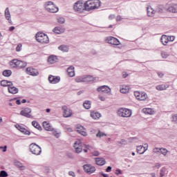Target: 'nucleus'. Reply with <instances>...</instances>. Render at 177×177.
Wrapping results in <instances>:
<instances>
[{
  "mask_svg": "<svg viewBox=\"0 0 177 177\" xmlns=\"http://www.w3.org/2000/svg\"><path fill=\"white\" fill-rule=\"evenodd\" d=\"M102 3L100 0H88L84 3L85 10H93V9H97L100 8V4Z\"/></svg>",
  "mask_w": 177,
  "mask_h": 177,
  "instance_id": "obj_1",
  "label": "nucleus"
},
{
  "mask_svg": "<svg viewBox=\"0 0 177 177\" xmlns=\"http://www.w3.org/2000/svg\"><path fill=\"white\" fill-rule=\"evenodd\" d=\"M35 38L37 42L40 44H49V37L44 32H37Z\"/></svg>",
  "mask_w": 177,
  "mask_h": 177,
  "instance_id": "obj_2",
  "label": "nucleus"
},
{
  "mask_svg": "<svg viewBox=\"0 0 177 177\" xmlns=\"http://www.w3.org/2000/svg\"><path fill=\"white\" fill-rule=\"evenodd\" d=\"M44 8L47 12L50 13H57L59 12V8L55 6V3L52 1H47L44 4Z\"/></svg>",
  "mask_w": 177,
  "mask_h": 177,
  "instance_id": "obj_3",
  "label": "nucleus"
},
{
  "mask_svg": "<svg viewBox=\"0 0 177 177\" xmlns=\"http://www.w3.org/2000/svg\"><path fill=\"white\" fill-rule=\"evenodd\" d=\"M30 151L32 154H35V156H39L41 153H42L41 147L35 143H32L30 145Z\"/></svg>",
  "mask_w": 177,
  "mask_h": 177,
  "instance_id": "obj_4",
  "label": "nucleus"
},
{
  "mask_svg": "<svg viewBox=\"0 0 177 177\" xmlns=\"http://www.w3.org/2000/svg\"><path fill=\"white\" fill-rule=\"evenodd\" d=\"M118 114L120 117L128 118V117H131V115H132V111L128 109L122 108L118 110Z\"/></svg>",
  "mask_w": 177,
  "mask_h": 177,
  "instance_id": "obj_5",
  "label": "nucleus"
},
{
  "mask_svg": "<svg viewBox=\"0 0 177 177\" xmlns=\"http://www.w3.org/2000/svg\"><path fill=\"white\" fill-rule=\"evenodd\" d=\"M10 63L15 64V67H17L18 68H24V67L27 66V62H24L19 59H12Z\"/></svg>",
  "mask_w": 177,
  "mask_h": 177,
  "instance_id": "obj_6",
  "label": "nucleus"
},
{
  "mask_svg": "<svg viewBox=\"0 0 177 177\" xmlns=\"http://www.w3.org/2000/svg\"><path fill=\"white\" fill-rule=\"evenodd\" d=\"M83 168L85 171V172H86V174H88V175H91V174H93V172H95V171H96V168L94 166H92V165H84L83 166Z\"/></svg>",
  "mask_w": 177,
  "mask_h": 177,
  "instance_id": "obj_7",
  "label": "nucleus"
},
{
  "mask_svg": "<svg viewBox=\"0 0 177 177\" xmlns=\"http://www.w3.org/2000/svg\"><path fill=\"white\" fill-rule=\"evenodd\" d=\"M134 95L136 96L138 100H146L147 99V94L146 93L135 91Z\"/></svg>",
  "mask_w": 177,
  "mask_h": 177,
  "instance_id": "obj_8",
  "label": "nucleus"
},
{
  "mask_svg": "<svg viewBox=\"0 0 177 177\" xmlns=\"http://www.w3.org/2000/svg\"><path fill=\"white\" fill-rule=\"evenodd\" d=\"M85 3H82L81 1H77L73 6V9L77 12H81V10H85Z\"/></svg>",
  "mask_w": 177,
  "mask_h": 177,
  "instance_id": "obj_9",
  "label": "nucleus"
},
{
  "mask_svg": "<svg viewBox=\"0 0 177 177\" xmlns=\"http://www.w3.org/2000/svg\"><path fill=\"white\" fill-rule=\"evenodd\" d=\"M26 74H28V75H32V77H37V75H39V72H38V70L29 67L26 68Z\"/></svg>",
  "mask_w": 177,
  "mask_h": 177,
  "instance_id": "obj_10",
  "label": "nucleus"
},
{
  "mask_svg": "<svg viewBox=\"0 0 177 177\" xmlns=\"http://www.w3.org/2000/svg\"><path fill=\"white\" fill-rule=\"evenodd\" d=\"M20 114L24 117H26V118H31V109L30 108L23 109V110L21 111Z\"/></svg>",
  "mask_w": 177,
  "mask_h": 177,
  "instance_id": "obj_11",
  "label": "nucleus"
},
{
  "mask_svg": "<svg viewBox=\"0 0 177 177\" xmlns=\"http://www.w3.org/2000/svg\"><path fill=\"white\" fill-rule=\"evenodd\" d=\"M106 41L111 45H118L120 44V40L111 36L106 37Z\"/></svg>",
  "mask_w": 177,
  "mask_h": 177,
  "instance_id": "obj_12",
  "label": "nucleus"
},
{
  "mask_svg": "<svg viewBox=\"0 0 177 177\" xmlns=\"http://www.w3.org/2000/svg\"><path fill=\"white\" fill-rule=\"evenodd\" d=\"M62 111H63V116L65 117V118H68V117H71V111L67 108V106L64 105L62 107Z\"/></svg>",
  "mask_w": 177,
  "mask_h": 177,
  "instance_id": "obj_13",
  "label": "nucleus"
},
{
  "mask_svg": "<svg viewBox=\"0 0 177 177\" xmlns=\"http://www.w3.org/2000/svg\"><path fill=\"white\" fill-rule=\"evenodd\" d=\"M48 81L50 84H57L58 82H60V77L50 75L48 77Z\"/></svg>",
  "mask_w": 177,
  "mask_h": 177,
  "instance_id": "obj_14",
  "label": "nucleus"
},
{
  "mask_svg": "<svg viewBox=\"0 0 177 177\" xmlns=\"http://www.w3.org/2000/svg\"><path fill=\"white\" fill-rule=\"evenodd\" d=\"M97 92H102V93H109L111 88L108 86H101L97 88Z\"/></svg>",
  "mask_w": 177,
  "mask_h": 177,
  "instance_id": "obj_15",
  "label": "nucleus"
},
{
  "mask_svg": "<svg viewBox=\"0 0 177 177\" xmlns=\"http://www.w3.org/2000/svg\"><path fill=\"white\" fill-rule=\"evenodd\" d=\"M18 131H20L22 133H24V135H30V131L27 130V129L24 128L23 126H20V124L15 125Z\"/></svg>",
  "mask_w": 177,
  "mask_h": 177,
  "instance_id": "obj_16",
  "label": "nucleus"
},
{
  "mask_svg": "<svg viewBox=\"0 0 177 177\" xmlns=\"http://www.w3.org/2000/svg\"><path fill=\"white\" fill-rule=\"evenodd\" d=\"M147 15L149 17H153L154 15H156V10L151 8V6H148L147 7Z\"/></svg>",
  "mask_w": 177,
  "mask_h": 177,
  "instance_id": "obj_17",
  "label": "nucleus"
},
{
  "mask_svg": "<svg viewBox=\"0 0 177 177\" xmlns=\"http://www.w3.org/2000/svg\"><path fill=\"white\" fill-rule=\"evenodd\" d=\"M95 160L97 165L103 166L106 164V160L103 158H95Z\"/></svg>",
  "mask_w": 177,
  "mask_h": 177,
  "instance_id": "obj_18",
  "label": "nucleus"
},
{
  "mask_svg": "<svg viewBox=\"0 0 177 177\" xmlns=\"http://www.w3.org/2000/svg\"><path fill=\"white\" fill-rule=\"evenodd\" d=\"M77 132H78V133L82 136H86L87 135L86 132L85 131V128H84L82 126H78L77 127Z\"/></svg>",
  "mask_w": 177,
  "mask_h": 177,
  "instance_id": "obj_19",
  "label": "nucleus"
},
{
  "mask_svg": "<svg viewBox=\"0 0 177 177\" xmlns=\"http://www.w3.org/2000/svg\"><path fill=\"white\" fill-rule=\"evenodd\" d=\"M0 85L1 86H8L9 88L10 86H13V83L8 80H1L0 82Z\"/></svg>",
  "mask_w": 177,
  "mask_h": 177,
  "instance_id": "obj_20",
  "label": "nucleus"
},
{
  "mask_svg": "<svg viewBox=\"0 0 177 177\" xmlns=\"http://www.w3.org/2000/svg\"><path fill=\"white\" fill-rule=\"evenodd\" d=\"M8 89L9 93H12V95H16V93H19V88L15 86H10Z\"/></svg>",
  "mask_w": 177,
  "mask_h": 177,
  "instance_id": "obj_21",
  "label": "nucleus"
},
{
  "mask_svg": "<svg viewBox=\"0 0 177 177\" xmlns=\"http://www.w3.org/2000/svg\"><path fill=\"white\" fill-rule=\"evenodd\" d=\"M48 62L50 64H53L57 62V57L56 55H50L48 58Z\"/></svg>",
  "mask_w": 177,
  "mask_h": 177,
  "instance_id": "obj_22",
  "label": "nucleus"
},
{
  "mask_svg": "<svg viewBox=\"0 0 177 177\" xmlns=\"http://www.w3.org/2000/svg\"><path fill=\"white\" fill-rule=\"evenodd\" d=\"M43 127L46 131H53V127L48 122H43Z\"/></svg>",
  "mask_w": 177,
  "mask_h": 177,
  "instance_id": "obj_23",
  "label": "nucleus"
},
{
  "mask_svg": "<svg viewBox=\"0 0 177 177\" xmlns=\"http://www.w3.org/2000/svg\"><path fill=\"white\" fill-rule=\"evenodd\" d=\"M5 17L6 20H8L9 23H12V19H10V11H9V8H6L5 10Z\"/></svg>",
  "mask_w": 177,
  "mask_h": 177,
  "instance_id": "obj_24",
  "label": "nucleus"
},
{
  "mask_svg": "<svg viewBox=\"0 0 177 177\" xmlns=\"http://www.w3.org/2000/svg\"><path fill=\"white\" fill-rule=\"evenodd\" d=\"M146 150H147V149L142 145L137 147V153H138V154H144Z\"/></svg>",
  "mask_w": 177,
  "mask_h": 177,
  "instance_id": "obj_25",
  "label": "nucleus"
},
{
  "mask_svg": "<svg viewBox=\"0 0 177 177\" xmlns=\"http://www.w3.org/2000/svg\"><path fill=\"white\" fill-rule=\"evenodd\" d=\"M68 75L69 77H74L75 75V72H74V66H70L67 69Z\"/></svg>",
  "mask_w": 177,
  "mask_h": 177,
  "instance_id": "obj_26",
  "label": "nucleus"
},
{
  "mask_svg": "<svg viewBox=\"0 0 177 177\" xmlns=\"http://www.w3.org/2000/svg\"><path fill=\"white\" fill-rule=\"evenodd\" d=\"M91 117L93 118V120H97L102 117V115L98 112L93 111L91 113Z\"/></svg>",
  "mask_w": 177,
  "mask_h": 177,
  "instance_id": "obj_27",
  "label": "nucleus"
},
{
  "mask_svg": "<svg viewBox=\"0 0 177 177\" xmlns=\"http://www.w3.org/2000/svg\"><path fill=\"white\" fill-rule=\"evenodd\" d=\"M160 41L162 42V45H167V44L169 42V39L167 35H162L160 38Z\"/></svg>",
  "mask_w": 177,
  "mask_h": 177,
  "instance_id": "obj_28",
  "label": "nucleus"
},
{
  "mask_svg": "<svg viewBox=\"0 0 177 177\" xmlns=\"http://www.w3.org/2000/svg\"><path fill=\"white\" fill-rule=\"evenodd\" d=\"M121 93L125 94V93H128V92H129V86H122L120 88V90Z\"/></svg>",
  "mask_w": 177,
  "mask_h": 177,
  "instance_id": "obj_29",
  "label": "nucleus"
},
{
  "mask_svg": "<svg viewBox=\"0 0 177 177\" xmlns=\"http://www.w3.org/2000/svg\"><path fill=\"white\" fill-rule=\"evenodd\" d=\"M32 127L36 128V129H38V131H42V127H41V125H39V123H38V122L32 121Z\"/></svg>",
  "mask_w": 177,
  "mask_h": 177,
  "instance_id": "obj_30",
  "label": "nucleus"
},
{
  "mask_svg": "<svg viewBox=\"0 0 177 177\" xmlns=\"http://www.w3.org/2000/svg\"><path fill=\"white\" fill-rule=\"evenodd\" d=\"M15 167L20 168V169H21L22 171H24V169H26V167L24 165H23V163H21L19 161H15Z\"/></svg>",
  "mask_w": 177,
  "mask_h": 177,
  "instance_id": "obj_31",
  "label": "nucleus"
},
{
  "mask_svg": "<svg viewBox=\"0 0 177 177\" xmlns=\"http://www.w3.org/2000/svg\"><path fill=\"white\" fill-rule=\"evenodd\" d=\"M168 10L171 13H177V4L169 7Z\"/></svg>",
  "mask_w": 177,
  "mask_h": 177,
  "instance_id": "obj_32",
  "label": "nucleus"
},
{
  "mask_svg": "<svg viewBox=\"0 0 177 177\" xmlns=\"http://www.w3.org/2000/svg\"><path fill=\"white\" fill-rule=\"evenodd\" d=\"M96 78H94L91 75H87L84 77V82H93Z\"/></svg>",
  "mask_w": 177,
  "mask_h": 177,
  "instance_id": "obj_33",
  "label": "nucleus"
},
{
  "mask_svg": "<svg viewBox=\"0 0 177 177\" xmlns=\"http://www.w3.org/2000/svg\"><path fill=\"white\" fill-rule=\"evenodd\" d=\"M53 32H55V34H62V32H64V30L62 28L57 26L53 30Z\"/></svg>",
  "mask_w": 177,
  "mask_h": 177,
  "instance_id": "obj_34",
  "label": "nucleus"
},
{
  "mask_svg": "<svg viewBox=\"0 0 177 177\" xmlns=\"http://www.w3.org/2000/svg\"><path fill=\"white\" fill-rule=\"evenodd\" d=\"M58 49L62 50V52H67L68 50V46L66 45H61L58 47Z\"/></svg>",
  "mask_w": 177,
  "mask_h": 177,
  "instance_id": "obj_35",
  "label": "nucleus"
},
{
  "mask_svg": "<svg viewBox=\"0 0 177 177\" xmlns=\"http://www.w3.org/2000/svg\"><path fill=\"white\" fill-rule=\"evenodd\" d=\"M3 75L4 77H10L12 75V71L10 70H5L3 71Z\"/></svg>",
  "mask_w": 177,
  "mask_h": 177,
  "instance_id": "obj_36",
  "label": "nucleus"
},
{
  "mask_svg": "<svg viewBox=\"0 0 177 177\" xmlns=\"http://www.w3.org/2000/svg\"><path fill=\"white\" fill-rule=\"evenodd\" d=\"M83 106L84 109L89 110V109H91V101H85V102L83 103Z\"/></svg>",
  "mask_w": 177,
  "mask_h": 177,
  "instance_id": "obj_37",
  "label": "nucleus"
},
{
  "mask_svg": "<svg viewBox=\"0 0 177 177\" xmlns=\"http://www.w3.org/2000/svg\"><path fill=\"white\" fill-rule=\"evenodd\" d=\"M57 20L59 24H64V23L66 22V19H64V17H57Z\"/></svg>",
  "mask_w": 177,
  "mask_h": 177,
  "instance_id": "obj_38",
  "label": "nucleus"
},
{
  "mask_svg": "<svg viewBox=\"0 0 177 177\" xmlns=\"http://www.w3.org/2000/svg\"><path fill=\"white\" fill-rule=\"evenodd\" d=\"M156 89L158 91H165V89H167V87L164 84H160V85L156 86Z\"/></svg>",
  "mask_w": 177,
  "mask_h": 177,
  "instance_id": "obj_39",
  "label": "nucleus"
},
{
  "mask_svg": "<svg viewBox=\"0 0 177 177\" xmlns=\"http://www.w3.org/2000/svg\"><path fill=\"white\" fill-rule=\"evenodd\" d=\"M103 136H107V134L102 132L100 130L98 131L97 133L96 134L97 138H103Z\"/></svg>",
  "mask_w": 177,
  "mask_h": 177,
  "instance_id": "obj_40",
  "label": "nucleus"
},
{
  "mask_svg": "<svg viewBox=\"0 0 177 177\" xmlns=\"http://www.w3.org/2000/svg\"><path fill=\"white\" fill-rule=\"evenodd\" d=\"M165 172H167V169L162 167L160 171V177L165 176Z\"/></svg>",
  "mask_w": 177,
  "mask_h": 177,
  "instance_id": "obj_41",
  "label": "nucleus"
},
{
  "mask_svg": "<svg viewBox=\"0 0 177 177\" xmlns=\"http://www.w3.org/2000/svg\"><path fill=\"white\" fill-rule=\"evenodd\" d=\"M9 175L8 174V172L5 170H1L0 171V177H8Z\"/></svg>",
  "mask_w": 177,
  "mask_h": 177,
  "instance_id": "obj_42",
  "label": "nucleus"
},
{
  "mask_svg": "<svg viewBox=\"0 0 177 177\" xmlns=\"http://www.w3.org/2000/svg\"><path fill=\"white\" fill-rule=\"evenodd\" d=\"M162 13V6H158L155 10V13Z\"/></svg>",
  "mask_w": 177,
  "mask_h": 177,
  "instance_id": "obj_43",
  "label": "nucleus"
},
{
  "mask_svg": "<svg viewBox=\"0 0 177 177\" xmlns=\"http://www.w3.org/2000/svg\"><path fill=\"white\" fill-rule=\"evenodd\" d=\"M76 82H85L84 77H78L75 78Z\"/></svg>",
  "mask_w": 177,
  "mask_h": 177,
  "instance_id": "obj_44",
  "label": "nucleus"
},
{
  "mask_svg": "<svg viewBox=\"0 0 177 177\" xmlns=\"http://www.w3.org/2000/svg\"><path fill=\"white\" fill-rule=\"evenodd\" d=\"M160 153L163 154V156H167L168 153V150L165 148H160Z\"/></svg>",
  "mask_w": 177,
  "mask_h": 177,
  "instance_id": "obj_45",
  "label": "nucleus"
},
{
  "mask_svg": "<svg viewBox=\"0 0 177 177\" xmlns=\"http://www.w3.org/2000/svg\"><path fill=\"white\" fill-rule=\"evenodd\" d=\"M172 122H174V124H177V114H174L172 115Z\"/></svg>",
  "mask_w": 177,
  "mask_h": 177,
  "instance_id": "obj_46",
  "label": "nucleus"
},
{
  "mask_svg": "<svg viewBox=\"0 0 177 177\" xmlns=\"http://www.w3.org/2000/svg\"><path fill=\"white\" fill-rule=\"evenodd\" d=\"M81 151H82V147L81 146L75 147V152L77 153V154H80Z\"/></svg>",
  "mask_w": 177,
  "mask_h": 177,
  "instance_id": "obj_47",
  "label": "nucleus"
},
{
  "mask_svg": "<svg viewBox=\"0 0 177 177\" xmlns=\"http://www.w3.org/2000/svg\"><path fill=\"white\" fill-rule=\"evenodd\" d=\"M118 143L119 145H124V146H125V145L127 144V140L122 139L120 141L118 142Z\"/></svg>",
  "mask_w": 177,
  "mask_h": 177,
  "instance_id": "obj_48",
  "label": "nucleus"
},
{
  "mask_svg": "<svg viewBox=\"0 0 177 177\" xmlns=\"http://www.w3.org/2000/svg\"><path fill=\"white\" fill-rule=\"evenodd\" d=\"M66 156L68 157V158H70L71 160H73L74 158V155H73V153H68L66 154Z\"/></svg>",
  "mask_w": 177,
  "mask_h": 177,
  "instance_id": "obj_49",
  "label": "nucleus"
},
{
  "mask_svg": "<svg viewBox=\"0 0 177 177\" xmlns=\"http://www.w3.org/2000/svg\"><path fill=\"white\" fill-rule=\"evenodd\" d=\"M100 153H99V151H97L92 152V156H93L94 157H97L100 156Z\"/></svg>",
  "mask_w": 177,
  "mask_h": 177,
  "instance_id": "obj_50",
  "label": "nucleus"
},
{
  "mask_svg": "<svg viewBox=\"0 0 177 177\" xmlns=\"http://www.w3.org/2000/svg\"><path fill=\"white\" fill-rule=\"evenodd\" d=\"M161 55L163 59H167V57H168V54H167L165 52H162Z\"/></svg>",
  "mask_w": 177,
  "mask_h": 177,
  "instance_id": "obj_51",
  "label": "nucleus"
},
{
  "mask_svg": "<svg viewBox=\"0 0 177 177\" xmlns=\"http://www.w3.org/2000/svg\"><path fill=\"white\" fill-rule=\"evenodd\" d=\"M153 151V153H160L161 148H154Z\"/></svg>",
  "mask_w": 177,
  "mask_h": 177,
  "instance_id": "obj_52",
  "label": "nucleus"
},
{
  "mask_svg": "<svg viewBox=\"0 0 177 177\" xmlns=\"http://www.w3.org/2000/svg\"><path fill=\"white\" fill-rule=\"evenodd\" d=\"M17 52H20L21 50V44H18L17 48H16Z\"/></svg>",
  "mask_w": 177,
  "mask_h": 177,
  "instance_id": "obj_53",
  "label": "nucleus"
},
{
  "mask_svg": "<svg viewBox=\"0 0 177 177\" xmlns=\"http://www.w3.org/2000/svg\"><path fill=\"white\" fill-rule=\"evenodd\" d=\"M116 175H122V171H121V169H116V173H115Z\"/></svg>",
  "mask_w": 177,
  "mask_h": 177,
  "instance_id": "obj_54",
  "label": "nucleus"
},
{
  "mask_svg": "<svg viewBox=\"0 0 177 177\" xmlns=\"http://www.w3.org/2000/svg\"><path fill=\"white\" fill-rule=\"evenodd\" d=\"M143 111L145 114H150V109H144Z\"/></svg>",
  "mask_w": 177,
  "mask_h": 177,
  "instance_id": "obj_55",
  "label": "nucleus"
},
{
  "mask_svg": "<svg viewBox=\"0 0 177 177\" xmlns=\"http://www.w3.org/2000/svg\"><path fill=\"white\" fill-rule=\"evenodd\" d=\"M68 175H70V176L75 177V173H74V171H69Z\"/></svg>",
  "mask_w": 177,
  "mask_h": 177,
  "instance_id": "obj_56",
  "label": "nucleus"
},
{
  "mask_svg": "<svg viewBox=\"0 0 177 177\" xmlns=\"http://www.w3.org/2000/svg\"><path fill=\"white\" fill-rule=\"evenodd\" d=\"M99 100H102V102H104V100H106V98L102 95H99Z\"/></svg>",
  "mask_w": 177,
  "mask_h": 177,
  "instance_id": "obj_57",
  "label": "nucleus"
},
{
  "mask_svg": "<svg viewBox=\"0 0 177 177\" xmlns=\"http://www.w3.org/2000/svg\"><path fill=\"white\" fill-rule=\"evenodd\" d=\"M111 167L109 166L106 169V172H111Z\"/></svg>",
  "mask_w": 177,
  "mask_h": 177,
  "instance_id": "obj_58",
  "label": "nucleus"
},
{
  "mask_svg": "<svg viewBox=\"0 0 177 177\" xmlns=\"http://www.w3.org/2000/svg\"><path fill=\"white\" fill-rule=\"evenodd\" d=\"M0 149H3V153H5V151H6V149H8V147H6V146H4V147H0Z\"/></svg>",
  "mask_w": 177,
  "mask_h": 177,
  "instance_id": "obj_59",
  "label": "nucleus"
},
{
  "mask_svg": "<svg viewBox=\"0 0 177 177\" xmlns=\"http://www.w3.org/2000/svg\"><path fill=\"white\" fill-rule=\"evenodd\" d=\"M100 175H101L102 176H103V177H109V175H108V174H104V173H103V172H101V173H100Z\"/></svg>",
  "mask_w": 177,
  "mask_h": 177,
  "instance_id": "obj_60",
  "label": "nucleus"
},
{
  "mask_svg": "<svg viewBox=\"0 0 177 177\" xmlns=\"http://www.w3.org/2000/svg\"><path fill=\"white\" fill-rule=\"evenodd\" d=\"M75 145L80 147V146H81V142H80V141H76V142H75Z\"/></svg>",
  "mask_w": 177,
  "mask_h": 177,
  "instance_id": "obj_61",
  "label": "nucleus"
},
{
  "mask_svg": "<svg viewBox=\"0 0 177 177\" xmlns=\"http://www.w3.org/2000/svg\"><path fill=\"white\" fill-rule=\"evenodd\" d=\"M169 41H175V37H174V36H171L170 37H169Z\"/></svg>",
  "mask_w": 177,
  "mask_h": 177,
  "instance_id": "obj_62",
  "label": "nucleus"
},
{
  "mask_svg": "<svg viewBox=\"0 0 177 177\" xmlns=\"http://www.w3.org/2000/svg\"><path fill=\"white\" fill-rule=\"evenodd\" d=\"M16 103H17V104L20 105V104H21V101H20V100H17Z\"/></svg>",
  "mask_w": 177,
  "mask_h": 177,
  "instance_id": "obj_63",
  "label": "nucleus"
},
{
  "mask_svg": "<svg viewBox=\"0 0 177 177\" xmlns=\"http://www.w3.org/2000/svg\"><path fill=\"white\" fill-rule=\"evenodd\" d=\"M116 21H121V16H118V17H116Z\"/></svg>",
  "mask_w": 177,
  "mask_h": 177,
  "instance_id": "obj_64",
  "label": "nucleus"
}]
</instances>
